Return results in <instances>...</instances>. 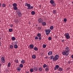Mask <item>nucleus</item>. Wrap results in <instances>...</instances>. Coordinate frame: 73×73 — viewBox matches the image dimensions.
<instances>
[{
    "mask_svg": "<svg viewBox=\"0 0 73 73\" xmlns=\"http://www.w3.org/2000/svg\"><path fill=\"white\" fill-rule=\"evenodd\" d=\"M46 46V44H44L43 45V48H45Z\"/></svg>",
    "mask_w": 73,
    "mask_h": 73,
    "instance_id": "35",
    "label": "nucleus"
},
{
    "mask_svg": "<svg viewBox=\"0 0 73 73\" xmlns=\"http://www.w3.org/2000/svg\"><path fill=\"white\" fill-rule=\"evenodd\" d=\"M27 5H28V4H27V3H25V6H27Z\"/></svg>",
    "mask_w": 73,
    "mask_h": 73,
    "instance_id": "47",
    "label": "nucleus"
},
{
    "mask_svg": "<svg viewBox=\"0 0 73 73\" xmlns=\"http://www.w3.org/2000/svg\"><path fill=\"white\" fill-rule=\"evenodd\" d=\"M1 71L0 70V73H1Z\"/></svg>",
    "mask_w": 73,
    "mask_h": 73,
    "instance_id": "56",
    "label": "nucleus"
},
{
    "mask_svg": "<svg viewBox=\"0 0 73 73\" xmlns=\"http://www.w3.org/2000/svg\"><path fill=\"white\" fill-rule=\"evenodd\" d=\"M30 48H34V45L31 44L30 45Z\"/></svg>",
    "mask_w": 73,
    "mask_h": 73,
    "instance_id": "14",
    "label": "nucleus"
},
{
    "mask_svg": "<svg viewBox=\"0 0 73 73\" xmlns=\"http://www.w3.org/2000/svg\"><path fill=\"white\" fill-rule=\"evenodd\" d=\"M63 70V69H62V68L60 67L58 69V71H60V72H62V71Z\"/></svg>",
    "mask_w": 73,
    "mask_h": 73,
    "instance_id": "9",
    "label": "nucleus"
},
{
    "mask_svg": "<svg viewBox=\"0 0 73 73\" xmlns=\"http://www.w3.org/2000/svg\"><path fill=\"white\" fill-rule=\"evenodd\" d=\"M45 71H46V72H48V71H49V68H48V67L46 68L45 69Z\"/></svg>",
    "mask_w": 73,
    "mask_h": 73,
    "instance_id": "29",
    "label": "nucleus"
},
{
    "mask_svg": "<svg viewBox=\"0 0 73 73\" xmlns=\"http://www.w3.org/2000/svg\"><path fill=\"white\" fill-rule=\"evenodd\" d=\"M59 68H60V66L58 65H56L54 68V70H57V69H58Z\"/></svg>",
    "mask_w": 73,
    "mask_h": 73,
    "instance_id": "8",
    "label": "nucleus"
},
{
    "mask_svg": "<svg viewBox=\"0 0 73 73\" xmlns=\"http://www.w3.org/2000/svg\"><path fill=\"white\" fill-rule=\"evenodd\" d=\"M71 58H73V55L71 56Z\"/></svg>",
    "mask_w": 73,
    "mask_h": 73,
    "instance_id": "51",
    "label": "nucleus"
},
{
    "mask_svg": "<svg viewBox=\"0 0 73 73\" xmlns=\"http://www.w3.org/2000/svg\"><path fill=\"white\" fill-rule=\"evenodd\" d=\"M10 5H9V6Z\"/></svg>",
    "mask_w": 73,
    "mask_h": 73,
    "instance_id": "58",
    "label": "nucleus"
},
{
    "mask_svg": "<svg viewBox=\"0 0 73 73\" xmlns=\"http://www.w3.org/2000/svg\"><path fill=\"white\" fill-rule=\"evenodd\" d=\"M50 29H51V30H53V26H51L50 27Z\"/></svg>",
    "mask_w": 73,
    "mask_h": 73,
    "instance_id": "26",
    "label": "nucleus"
},
{
    "mask_svg": "<svg viewBox=\"0 0 73 73\" xmlns=\"http://www.w3.org/2000/svg\"><path fill=\"white\" fill-rule=\"evenodd\" d=\"M64 36H65L66 39H69V38H70V36L69 33H66Z\"/></svg>",
    "mask_w": 73,
    "mask_h": 73,
    "instance_id": "4",
    "label": "nucleus"
},
{
    "mask_svg": "<svg viewBox=\"0 0 73 73\" xmlns=\"http://www.w3.org/2000/svg\"><path fill=\"white\" fill-rule=\"evenodd\" d=\"M27 6L28 7L27 8L28 9H33V6H31V4H28Z\"/></svg>",
    "mask_w": 73,
    "mask_h": 73,
    "instance_id": "5",
    "label": "nucleus"
},
{
    "mask_svg": "<svg viewBox=\"0 0 73 73\" xmlns=\"http://www.w3.org/2000/svg\"><path fill=\"white\" fill-rule=\"evenodd\" d=\"M19 66L21 68H23V64H20Z\"/></svg>",
    "mask_w": 73,
    "mask_h": 73,
    "instance_id": "32",
    "label": "nucleus"
},
{
    "mask_svg": "<svg viewBox=\"0 0 73 73\" xmlns=\"http://www.w3.org/2000/svg\"><path fill=\"white\" fill-rule=\"evenodd\" d=\"M13 25H10V27H13Z\"/></svg>",
    "mask_w": 73,
    "mask_h": 73,
    "instance_id": "46",
    "label": "nucleus"
},
{
    "mask_svg": "<svg viewBox=\"0 0 73 73\" xmlns=\"http://www.w3.org/2000/svg\"><path fill=\"white\" fill-rule=\"evenodd\" d=\"M39 7H40H40H41V5H39Z\"/></svg>",
    "mask_w": 73,
    "mask_h": 73,
    "instance_id": "55",
    "label": "nucleus"
},
{
    "mask_svg": "<svg viewBox=\"0 0 73 73\" xmlns=\"http://www.w3.org/2000/svg\"><path fill=\"white\" fill-rule=\"evenodd\" d=\"M18 15H19V17H20V16H21L22 15V14L21 13H20V12H18Z\"/></svg>",
    "mask_w": 73,
    "mask_h": 73,
    "instance_id": "17",
    "label": "nucleus"
},
{
    "mask_svg": "<svg viewBox=\"0 0 73 73\" xmlns=\"http://www.w3.org/2000/svg\"><path fill=\"white\" fill-rule=\"evenodd\" d=\"M59 58V56L57 54L55 55L54 57L53 56H52L50 57V60H53V61H56Z\"/></svg>",
    "mask_w": 73,
    "mask_h": 73,
    "instance_id": "2",
    "label": "nucleus"
},
{
    "mask_svg": "<svg viewBox=\"0 0 73 73\" xmlns=\"http://www.w3.org/2000/svg\"><path fill=\"white\" fill-rule=\"evenodd\" d=\"M51 30L50 29H46L45 30L46 35H49L50 34Z\"/></svg>",
    "mask_w": 73,
    "mask_h": 73,
    "instance_id": "3",
    "label": "nucleus"
},
{
    "mask_svg": "<svg viewBox=\"0 0 73 73\" xmlns=\"http://www.w3.org/2000/svg\"><path fill=\"white\" fill-rule=\"evenodd\" d=\"M38 39L39 40H42V37H39L38 38Z\"/></svg>",
    "mask_w": 73,
    "mask_h": 73,
    "instance_id": "37",
    "label": "nucleus"
},
{
    "mask_svg": "<svg viewBox=\"0 0 73 73\" xmlns=\"http://www.w3.org/2000/svg\"><path fill=\"white\" fill-rule=\"evenodd\" d=\"M38 21L40 24H42L43 23V20L41 18H40L38 19Z\"/></svg>",
    "mask_w": 73,
    "mask_h": 73,
    "instance_id": "6",
    "label": "nucleus"
},
{
    "mask_svg": "<svg viewBox=\"0 0 73 73\" xmlns=\"http://www.w3.org/2000/svg\"><path fill=\"white\" fill-rule=\"evenodd\" d=\"M47 67V65L46 64H44L43 65V68H46Z\"/></svg>",
    "mask_w": 73,
    "mask_h": 73,
    "instance_id": "24",
    "label": "nucleus"
},
{
    "mask_svg": "<svg viewBox=\"0 0 73 73\" xmlns=\"http://www.w3.org/2000/svg\"><path fill=\"white\" fill-rule=\"evenodd\" d=\"M16 43H17V42Z\"/></svg>",
    "mask_w": 73,
    "mask_h": 73,
    "instance_id": "57",
    "label": "nucleus"
},
{
    "mask_svg": "<svg viewBox=\"0 0 73 73\" xmlns=\"http://www.w3.org/2000/svg\"><path fill=\"white\" fill-rule=\"evenodd\" d=\"M1 7V3H0V7Z\"/></svg>",
    "mask_w": 73,
    "mask_h": 73,
    "instance_id": "53",
    "label": "nucleus"
},
{
    "mask_svg": "<svg viewBox=\"0 0 73 73\" xmlns=\"http://www.w3.org/2000/svg\"><path fill=\"white\" fill-rule=\"evenodd\" d=\"M9 31L10 32H12V29H9Z\"/></svg>",
    "mask_w": 73,
    "mask_h": 73,
    "instance_id": "34",
    "label": "nucleus"
},
{
    "mask_svg": "<svg viewBox=\"0 0 73 73\" xmlns=\"http://www.w3.org/2000/svg\"><path fill=\"white\" fill-rule=\"evenodd\" d=\"M29 71H28V72H26V73H29Z\"/></svg>",
    "mask_w": 73,
    "mask_h": 73,
    "instance_id": "54",
    "label": "nucleus"
},
{
    "mask_svg": "<svg viewBox=\"0 0 73 73\" xmlns=\"http://www.w3.org/2000/svg\"><path fill=\"white\" fill-rule=\"evenodd\" d=\"M39 70L41 72L42 71V68L41 67H40L39 68Z\"/></svg>",
    "mask_w": 73,
    "mask_h": 73,
    "instance_id": "33",
    "label": "nucleus"
},
{
    "mask_svg": "<svg viewBox=\"0 0 73 73\" xmlns=\"http://www.w3.org/2000/svg\"><path fill=\"white\" fill-rule=\"evenodd\" d=\"M32 15H35V12L34 11H33L31 13Z\"/></svg>",
    "mask_w": 73,
    "mask_h": 73,
    "instance_id": "12",
    "label": "nucleus"
},
{
    "mask_svg": "<svg viewBox=\"0 0 73 73\" xmlns=\"http://www.w3.org/2000/svg\"><path fill=\"white\" fill-rule=\"evenodd\" d=\"M42 25H43V26H45V25H46V23H45V22H43L42 23Z\"/></svg>",
    "mask_w": 73,
    "mask_h": 73,
    "instance_id": "31",
    "label": "nucleus"
},
{
    "mask_svg": "<svg viewBox=\"0 0 73 73\" xmlns=\"http://www.w3.org/2000/svg\"><path fill=\"white\" fill-rule=\"evenodd\" d=\"M6 5L4 3L3 4H2V6L3 7H5V6H6Z\"/></svg>",
    "mask_w": 73,
    "mask_h": 73,
    "instance_id": "36",
    "label": "nucleus"
},
{
    "mask_svg": "<svg viewBox=\"0 0 73 73\" xmlns=\"http://www.w3.org/2000/svg\"><path fill=\"white\" fill-rule=\"evenodd\" d=\"M52 6H53L54 7L56 5V4L55 3H52Z\"/></svg>",
    "mask_w": 73,
    "mask_h": 73,
    "instance_id": "41",
    "label": "nucleus"
},
{
    "mask_svg": "<svg viewBox=\"0 0 73 73\" xmlns=\"http://www.w3.org/2000/svg\"><path fill=\"white\" fill-rule=\"evenodd\" d=\"M1 42H0V46H1Z\"/></svg>",
    "mask_w": 73,
    "mask_h": 73,
    "instance_id": "52",
    "label": "nucleus"
},
{
    "mask_svg": "<svg viewBox=\"0 0 73 73\" xmlns=\"http://www.w3.org/2000/svg\"><path fill=\"white\" fill-rule=\"evenodd\" d=\"M14 47L15 49H17L18 48V46L17 44L15 45Z\"/></svg>",
    "mask_w": 73,
    "mask_h": 73,
    "instance_id": "21",
    "label": "nucleus"
},
{
    "mask_svg": "<svg viewBox=\"0 0 73 73\" xmlns=\"http://www.w3.org/2000/svg\"><path fill=\"white\" fill-rule=\"evenodd\" d=\"M48 57H49L48 56H46L45 57V58H46V59H47V58H48Z\"/></svg>",
    "mask_w": 73,
    "mask_h": 73,
    "instance_id": "48",
    "label": "nucleus"
},
{
    "mask_svg": "<svg viewBox=\"0 0 73 73\" xmlns=\"http://www.w3.org/2000/svg\"><path fill=\"white\" fill-rule=\"evenodd\" d=\"M64 40H61L62 42H64Z\"/></svg>",
    "mask_w": 73,
    "mask_h": 73,
    "instance_id": "49",
    "label": "nucleus"
},
{
    "mask_svg": "<svg viewBox=\"0 0 73 73\" xmlns=\"http://www.w3.org/2000/svg\"><path fill=\"white\" fill-rule=\"evenodd\" d=\"M15 62H16V63H18L19 62V60H15Z\"/></svg>",
    "mask_w": 73,
    "mask_h": 73,
    "instance_id": "42",
    "label": "nucleus"
},
{
    "mask_svg": "<svg viewBox=\"0 0 73 73\" xmlns=\"http://www.w3.org/2000/svg\"><path fill=\"white\" fill-rule=\"evenodd\" d=\"M70 52V49L69 48V47H66L65 51H63L62 52L63 55H66V56H68L69 55V52Z\"/></svg>",
    "mask_w": 73,
    "mask_h": 73,
    "instance_id": "1",
    "label": "nucleus"
},
{
    "mask_svg": "<svg viewBox=\"0 0 73 73\" xmlns=\"http://www.w3.org/2000/svg\"><path fill=\"white\" fill-rule=\"evenodd\" d=\"M10 49H13V46L12 45H10Z\"/></svg>",
    "mask_w": 73,
    "mask_h": 73,
    "instance_id": "28",
    "label": "nucleus"
},
{
    "mask_svg": "<svg viewBox=\"0 0 73 73\" xmlns=\"http://www.w3.org/2000/svg\"><path fill=\"white\" fill-rule=\"evenodd\" d=\"M13 5L14 7H15L17 6V4L15 3L13 4Z\"/></svg>",
    "mask_w": 73,
    "mask_h": 73,
    "instance_id": "11",
    "label": "nucleus"
},
{
    "mask_svg": "<svg viewBox=\"0 0 73 73\" xmlns=\"http://www.w3.org/2000/svg\"><path fill=\"white\" fill-rule=\"evenodd\" d=\"M71 62L70 61H69L68 62V64H70Z\"/></svg>",
    "mask_w": 73,
    "mask_h": 73,
    "instance_id": "50",
    "label": "nucleus"
},
{
    "mask_svg": "<svg viewBox=\"0 0 73 73\" xmlns=\"http://www.w3.org/2000/svg\"><path fill=\"white\" fill-rule=\"evenodd\" d=\"M21 64H25V60H22L21 62Z\"/></svg>",
    "mask_w": 73,
    "mask_h": 73,
    "instance_id": "23",
    "label": "nucleus"
},
{
    "mask_svg": "<svg viewBox=\"0 0 73 73\" xmlns=\"http://www.w3.org/2000/svg\"><path fill=\"white\" fill-rule=\"evenodd\" d=\"M14 10H17V9H18V8L17 7V6L16 7H14Z\"/></svg>",
    "mask_w": 73,
    "mask_h": 73,
    "instance_id": "27",
    "label": "nucleus"
},
{
    "mask_svg": "<svg viewBox=\"0 0 73 73\" xmlns=\"http://www.w3.org/2000/svg\"><path fill=\"white\" fill-rule=\"evenodd\" d=\"M34 50H35L36 51H37L38 50V48L36 47H35L34 48Z\"/></svg>",
    "mask_w": 73,
    "mask_h": 73,
    "instance_id": "22",
    "label": "nucleus"
},
{
    "mask_svg": "<svg viewBox=\"0 0 73 73\" xmlns=\"http://www.w3.org/2000/svg\"><path fill=\"white\" fill-rule=\"evenodd\" d=\"M11 63L9 62L7 64V66H8V67H10V66H11Z\"/></svg>",
    "mask_w": 73,
    "mask_h": 73,
    "instance_id": "25",
    "label": "nucleus"
},
{
    "mask_svg": "<svg viewBox=\"0 0 73 73\" xmlns=\"http://www.w3.org/2000/svg\"><path fill=\"white\" fill-rule=\"evenodd\" d=\"M20 10L19 9L17 10V12H20Z\"/></svg>",
    "mask_w": 73,
    "mask_h": 73,
    "instance_id": "45",
    "label": "nucleus"
},
{
    "mask_svg": "<svg viewBox=\"0 0 73 73\" xmlns=\"http://www.w3.org/2000/svg\"><path fill=\"white\" fill-rule=\"evenodd\" d=\"M52 52L51 51H49L48 53V54L49 55H52Z\"/></svg>",
    "mask_w": 73,
    "mask_h": 73,
    "instance_id": "13",
    "label": "nucleus"
},
{
    "mask_svg": "<svg viewBox=\"0 0 73 73\" xmlns=\"http://www.w3.org/2000/svg\"><path fill=\"white\" fill-rule=\"evenodd\" d=\"M50 1L51 4H53L54 3V1L53 0H51Z\"/></svg>",
    "mask_w": 73,
    "mask_h": 73,
    "instance_id": "15",
    "label": "nucleus"
},
{
    "mask_svg": "<svg viewBox=\"0 0 73 73\" xmlns=\"http://www.w3.org/2000/svg\"><path fill=\"white\" fill-rule=\"evenodd\" d=\"M34 70H35V72H37V71L38 70V69H37V68L36 67H34Z\"/></svg>",
    "mask_w": 73,
    "mask_h": 73,
    "instance_id": "18",
    "label": "nucleus"
},
{
    "mask_svg": "<svg viewBox=\"0 0 73 73\" xmlns=\"http://www.w3.org/2000/svg\"><path fill=\"white\" fill-rule=\"evenodd\" d=\"M38 28H39V30H41L42 28H41V27H38Z\"/></svg>",
    "mask_w": 73,
    "mask_h": 73,
    "instance_id": "43",
    "label": "nucleus"
},
{
    "mask_svg": "<svg viewBox=\"0 0 73 73\" xmlns=\"http://www.w3.org/2000/svg\"><path fill=\"white\" fill-rule=\"evenodd\" d=\"M48 40H52V38L50 37H49L48 38Z\"/></svg>",
    "mask_w": 73,
    "mask_h": 73,
    "instance_id": "40",
    "label": "nucleus"
},
{
    "mask_svg": "<svg viewBox=\"0 0 73 73\" xmlns=\"http://www.w3.org/2000/svg\"><path fill=\"white\" fill-rule=\"evenodd\" d=\"M36 36H38V37H41V34L40 33H38V34H37Z\"/></svg>",
    "mask_w": 73,
    "mask_h": 73,
    "instance_id": "20",
    "label": "nucleus"
},
{
    "mask_svg": "<svg viewBox=\"0 0 73 73\" xmlns=\"http://www.w3.org/2000/svg\"><path fill=\"white\" fill-rule=\"evenodd\" d=\"M17 70H18L19 72H20L21 70V68L20 67H18L17 68Z\"/></svg>",
    "mask_w": 73,
    "mask_h": 73,
    "instance_id": "19",
    "label": "nucleus"
},
{
    "mask_svg": "<svg viewBox=\"0 0 73 73\" xmlns=\"http://www.w3.org/2000/svg\"><path fill=\"white\" fill-rule=\"evenodd\" d=\"M53 14L55 15L56 13H57V11L56 10H53L52 11Z\"/></svg>",
    "mask_w": 73,
    "mask_h": 73,
    "instance_id": "16",
    "label": "nucleus"
},
{
    "mask_svg": "<svg viewBox=\"0 0 73 73\" xmlns=\"http://www.w3.org/2000/svg\"><path fill=\"white\" fill-rule=\"evenodd\" d=\"M1 61L2 62V64H4L5 62V58L4 57H2L1 58Z\"/></svg>",
    "mask_w": 73,
    "mask_h": 73,
    "instance_id": "7",
    "label": "nucleus"
},
{
    "mask_svg": "<svg viewBox=\"0 0 73 73\" xmlns=\"http://www.w3.org/2000/svg\"><path fill=\"white\" fill-rule=\"evenodd\" d=\"M32 58L33 59H35L36 58V56L35 55H33L32 56Z\"/></svg>",
    "mask_w": 73,
    "mask_h": 73,
    "instance_id": "10",
    "label": "nucleus"
},
{
    "mask_svg": "<svg viewBox=\"0 0 73 73\" xmlns=\"http://www.w3.org/2000/svg\"><path fill=\"white\" fill-rule=\"evenodd\" d=\"M12 40H16V38L15 37H13L12 38Z\"/></svg>",
    "mask_w": 73,
    "mask_h": 73,
    "instance_id": "30",
    "label": "nucleus"
},
{
    "mask_svg": "<svg viewBox=\"0 0 73 73\" xmlns=\"http://www.w3.org/2000/svg\"><path fill=\"white\" fill-rule=\"evenodd\" d=\"M30 70L31 72H33V70L32 69H31Z\"/></svg>",
    "mask_w": 73,
    "mask_h": 73,
    "instance_id": "38",
    "label": "nucleus"
},
{
    "mask_svg": "<svg viewBox=\"0 0 73 73\" xmlns=\"http://www.w3.org/2000/svg\"><path fill=\"white\" fill-rule=\"evenodd\" d=\"M64 22H66V21H67V19H66V18H64Z\"/></svg>",
    "mask_w": 73,
    "mask_h": 73,
    "instance_id": "39",
    "label": "nucleus"
},
{
    "mask_svg": "<svg viewBox=\"0 0 73 73\" xmlns=\"http://www.w3.org/2000/svg\"><path fill=\"white\" fill-rule=\"evenodd\" d=\"M38 38V37L37 36H36L35 38V40H37Z\"/></svg>",
    "mask_w": 73,
    "mask_h": 73,
    "instance_id": "44",
    "label": "nucleus"
}]
</instances>
